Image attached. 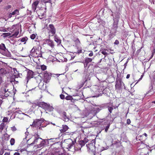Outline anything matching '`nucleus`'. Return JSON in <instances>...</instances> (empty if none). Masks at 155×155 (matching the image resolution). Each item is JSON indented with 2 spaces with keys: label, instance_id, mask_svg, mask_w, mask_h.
<instances>
[{
  "label": "nucleus",
  "instance_id": "6e6d98bb",
  "mask_svg": "<svg viewBox=\"0 0 155 155\" xmlns=\"http://www.w3.org/2000/svg\"><path fill=\"white\" fill-rule=\"evenodd\" d=\"M10 152H6L5 153V155H10Z\"/></svg>",
  "mask_w": 155,
  "mask_h": 155
},
{
  "label": "nucleus",
  "instance_id": "49530a36",
  "mask_svg": "<svg viewBox=\"0 0 155 155\" xmlns=\"http://www.w3.org/2000/svg\"><path fill=\"white\" fill-rule=\"evenodd\" d=\"M131 121L129 119H128L127 120V124H130Z\"/></svg>",
  "mask_w": 155,
  "mask_h": 155
},
{
  "label": "nucleus",
  "instance_id": "de8ad7c7",
  "mask_svg": "<svg viewBox=\"0 0 155 155\" xmlns=\"http://www.w3.org/2000/svg\"><path fill=\"white\" fill-rule=\"evenodd\" d=\"M36 120L33 121V123L32 124L33 127L35 126L36 125H37V124H36Z\"/></svg>",
  "mask_w": 155,
  "mask_h": 155
},
{
  "label": "nucleus",
  "instance_id": "f03ea898",
  "mask_svg": "<svg viewBox=\"0 0 155 155\" xmlns=\"http://www.w3.org/2000/svg\"><path fill=\"white\" fill-rule=\"evenodd\" d=\"M8 87V85H6L5 87L6 88H3V89H2V92L3 93V92H4L3 94L4 95H2V96H3V97H11L12 96L10 95L11 93L8 91V89L7 88ZM0 96H2V95H0Z\"/></svg>",
  "mask_w": 155,
  "mask_h": 155
},
{
  "label": "nucleus",
  "instance_id": "6e6552de",
  "mask_svg": "<svg viewBox=\"0 0 155 155\" xmlns=\"http://www.w3.org/2000/svg\"><path fill=\"white\" fill-rule=\"evenodd\" d=\"M33 72L31 70H29L27 72V77L26 78V79L27 80V82L28 83V81L31 78L33 77Z\"/></svg>",
  "mask_w": 155,
  "mask_h": 155
},
{
  "label": "nucleus",
  "instance_id": "a211bd4d",
  "mask_svg": "<svg viewBox=\"0 0 155 155\" xmlns=\"http://www.w3.org/2000/svg\"><path fill=\"white\" fill-rule=\"evenodd\" d=\"M41 48V46H35L31 50V51H34L35 50H40Z\"/></svg>",
  "mask_w": 155,
  "mask_h": 155
},
{
  "label": "nucleus",
  "instance_id": "473e14b6",
  "mask_svg": "<svg viewBox=\"0 0 155 155\" xmlns=\"http://www.w3.org/2000/svg\"><path fill=\"white\" fill-rule=\"evenodd\" d=\"M106 50L107 49H106V50H104L102 52H101L102 54L104 55H107L108 53L106 51Z\"/></svg>",
  "mask_w": 155,
  "mask_h": 155
},
{
  "label": "nucleus",
  "instance_id": "052dcab7",
  "mask_svg": "<svg viewBox=\"0 0 155 155\" xmlns=\"http://www.w3.org/2000/svg\"><path fill=\"white\" fill-rule=\"evenodd\" d=\"M51 155H60V154H59L58 153H54V154L52 153L51 154Z\"/></svg>",
  "mask_w": 155,
  "mask_h": 155
},
{
  "label": "nucleus",
  "instance_id": "09e8293b",
  "mask_svg": "<svg viewBox=\"0 0 155 155\" xmlns=\"http://www.w3.org/2000/svg\"><path fill=\"white\" fill-rule=\"evenodd\" d=\"M108 109L109 112L111 113V112L112 110L113 109V108L111 107H109Z\"/></svg>",
  "mask_w": 155,
  "mask_h": 155
},
{
  "label": "nucleus",
  "instance_id": "4468645a",
  "mask_svg": "<svg viewBox=\"0 0 155 155\" xmlns=\"http://www.w3.org/2000/svg\"><path fill=\"white\" fill-rule=\"evenodd\" d=\"M99 90H98L97 91H96V94H97V97L96 96H92V97H98L99 96H102V95L104 94L103 92V91L101 90V91H100Z\"/></svg>",
  "mask_w": 155,
  "mask_h": 155
},
{
  "label": "nucleus",
  "instance_id": "412c9836",
  "mask_svg": "<svg viewBox=\"0 0 155 155\" xmlns=\"http://www.w3.org/2000/svg\"><path fill=\"white\" fill-rule=\"evenodd\" d=\"M46 142L44 140H41V141L40 142V143L39 144V147H41L45 145L46 144Z\"/></svg>",
  "mask_w": 155,
  "mask_h": 155
},
{
  "label": "nucleus",
  "instance_id": "f257e3e1",
  "mask_svg": "<svg viewBox=\"0 0 155 155\" xmlns=\"http://www.w3.org/2000/svg\"><path fill=\"white\" fill-rule=\"evenodd\" d=\"M48 31L49 36H53L56 32V30L54 25L52 24H50L48 25V27H47Z\"/></svg>",
  "mask_w": 155,
  "mask_h": 155
},
{
  "label": "nucleus",
  "instance_id": "69168bd1",
  "mask_svg": "<svg viewBox=\"0 0 155 155\" xmlns=\"http://www.w3.org/2000/svg\"><path fill=\"white\" fill-rule=\"evenodd\" d=\"M48 52H49L50 53V54H51L52 53V51H49Z\"/></svg>",
  "mask_w": 155,
  "mask_h": 155
},
{
  "label": "nucleus",
  "instance_id": "0eeeda50",
  "mask_svg": "<svg viewBox=\"0 0 155 155\" xmlns=\"http://www.w3.org/2000/svg\"><path fill=\"white\" fill-rule=\"evenodd\" d=\"M35 137L36 138V139L34 140V141L31 144H36L37 145H39V144L40 143V141H41L42 140V139L41 138H40L39 137V136L37 134H36L35 136Z\"/></svg>",
  "mask_w": 155,
  "mask_h": 155
},
{
  "label": "nucleus",
  "instance_id": "393cba45",
  "mask_svg": "<svg viewBox=\"0 0 155 155\" xmlns=\"http://www.w3.org/2000/svg\"><path fill=\"white\" fill-rule=\"evenodd\" d=\"M41 69L43 71H45L47 69V67L44 64H42L40 66Z\"/></svg>",
  "mask_w": 155,
  "mask_h": 155
},
{
  "label": "nucleus",
  "instance_id": "a19ab883",
  "mask_svg": "<svg viewBox=\"0 0 155 155\" xmlns=\"http://www.w3.org/2000/svg\"><path fill=\"white\" fill-rule=\"evenodd\" d=\"M119 41L117 40H116L114 43V44L116 45H118L119 44Z\"/></svg>",
  "mask_w": 155,
  "mask_h": 155
},
{
  "label": "nucleus",
  "instance_id": "e2e57ef3",
  "mask_svg": "<svg viewBox=\"0 0 155 155\" xmlns=\"http://www.w3.org/2000/svg\"><path fill=\"white\" fill-rule=\"evenodd\" d=\"M12 14H11V13H10L9 15V18H11L12 17Z\"/></svg>",
  "mask_w": 155,
  "mask_h": 155
},
{
  "label": "nucleus",
  "instance_id": "5fc2aeb1",
  "mask_svg": "<svg viewBox=\"0 0 155 155\" xmlns=\"http://www.w3.org/2000/svg\"><path fill=\"white\" fill-rule=\"evenodd\" d=\"M11 5H8L7 7V9H9V8H11Z\"/></svg>",
  "mask_w": 155,
  "mask_h": 155
},
{
  "label": "nucleus",
  "instance_id": "603ef678",
  "mask_svg": "<svg viewBox=\"0 0 155 155\" xmlns=\"http://www.w3.org/2000/svg\"><path fill=\"white\" fill-rule=\"evenodd\" d=\"M14 155H20V154L18 152H15L14 153Z\"/></svg>",
  "mask_w": 155,
  "mask_h": 155
},
{
  "label": "nucleus",
  "instance_id": "f8f14e48",
  "mask_svg": "<svg viewBox=\"0 0 155 155\" xmlns=\"http://www.w3.org/2000/svg\"><path fill=\"white\" fill-rule=\"evenodd\" d=\"M0 49L5 51H8L7 49L6 48L5 45L3 43L0 44Z\"/></svg>",
  "mask_w": 155,
  "mask_h": 155
},
{
  "label": "nucleus",
  "instance_id": "3c124183",
  "mask_svg": "<svg viewBox=\"0 0 155 155\" xmlns=\"http://www.w3.org/2000/svg\"><path fill=\"white\" fill-rule=\"evenodd\" d=\"M152 42H153V44L155 45V37H154Z\"/></svg>",
  "mask_w": 155,
  "mask_h": 155
},
{
  "label": "nucleus",
  "instance_id": "37998d69",
  "mask_svg": "<svg viewBox=\"0 0 155 155\" xmlns=\"http://www.w3.org/2000/svg\"><path fill=\"white\" fill-rule=\"evenodd\" d=\"M11 130L13 131H14L16 130V128L15 126H13V127H11Z\"/></svg>",
  "mask_w": 155,
  "mask_h": 155
},
{
  "label": "nucleus",
  "instance_id": "b1692460",
  "mask_svg": "<svg viewBox=\"0 0 155 155\" xmlns=\"http://www.w3.org/2000/svg\"><path fill=\"white\" fill-rule=\"evenodd\" d=\"M6 70L4 68H1L0 69V74H3L6 73Z\"/></svg>",
  "mask_w": 155,
  "mask_h": 155
},
{
  "label": "nucleus",
  "instance_id": "5701e85b",
  "mask_svg": "<svg viewBox=\"0 0 155 155\" xmlns=\"http://www.w3.org/2000/svg\"><path fill=\"white\" fill-rule=\"evenodd\" d=\"M30 38L32 40H34L35 38L37 39L38 36H37V34L35 35L34 34H33L31 35Z\"/></svg>",
  "mask_w": 155,
  "mask_h": 155
},
{
  "label": "nucleus",
  "instance_id": "423d86ee",
  "mask_svg": "<svg viewBox=\"0 0 155 155\" xmlns=\"http://www.w3.org/2000/svg\"><path fill=\"white\" fill-rule=\"evenodd\" d=\"M32 55L35 57H41L42 54L40 50H35L31 51Z\"/></svg>",
  "mask_w": 155,
  "mask_h": 155
},
{
  "label": "nucleus",
  "instance_id": "13d9d810",
  "mask_svg": "<svg viewBox=\"0 0 155 155\" xmlns=\"http://www.w3.org/2000/svg\"><path fill=\"white\" fill-rule=\"evenodd\" d=\"M154 54H152V55H151V56L150 57V58H149V59L150 60V59H151L153 57V55H154Z\"/></svg>",
  "mask_w": 155,
  "mask_h": 155
},
{
  "label": "nucleus",
  "instance_id": "a878e982",
  "mask_svg": "<svg viewBox=\"0 0 155 155\" xmlns=\"http://www.w3.org/2000/svg\"><path fill=\"white\" fill-rule=\"evenodd\" d=\"M153 94V92L152 91H148V92L145 94V96H151Z\"/></svg>",
  "mask_w": 155,
  "mask_h": 155
},
{
  "label": "nucleus",
  "instance_id": "7ed1b4c3",
  "mask_svg": "<svg viewBox=\"0 0 155 155\" xmlns=\"http://www.w3.org/2000/svg\"><path fill=\"white\" fill-rule=\"evenodd\" d=\"M65 141V145L68 149H70L74 144V142L71 139L66 140Z\"/></svg>",
  "mask_w": 155,
  "mask_h": 155
},
{
  "label": "nucleus",
  "instance_id": "bb28decb",
  "mask_svg": "<svg viewBox=\"0 0 155 155\" xmlns=\"http://www.w3.org/2000/svg\"><path fill=\"white\" fill-rule=\"evenodd\" d=\"M28 39V38L27 37L22 38L20 39V41L21 42H25Z\"/></svg>",
  "mask_w": 155,
  "mask_h": 155
},
{
  "label": "nucleus",
  "instance_id": "c9c22d12",
  "mask_svg": "<svg viewBox=\"0 0 155 155\" xmlns=\"http://www.w3.org/2000/svg\"><path fill=\"white\" fill-rule=\"evenodd\" d=\"M110 124H108L107 126H106L105 129V131L106 132H107L108 130V129L109 127Z\"/></svg>",
  "mask_w": 155,
  "mask_h": 155
},
{
  "label": "nucleus",
  "instance_id": "a18cd8bd",
  "mask_svg": "<svg viewBox=\"0 0 155 155\" xmlns=\"http://www.w3.org/2000/svg\"><path fill=\"white\" fill-rule=\"evenodd\" d=\"M35 41L37 42L36 44L37 45V46H41L40 44V41H39L35 40Z\"/></svg>",
  "mask_w": 155,
  "mask_h": 155
},
{
  "label": "nucleus",
  "instance_id": "6ab92c4d",
  "mask_svg": "<svg viewBox=\"0 0 155 155\" xmlns=\"http://www.w3.org/2000/svg\"><path fill=\"white\" fill-rule=\"evenodd\" d=\"M54 40L58 43V44H60L61 42V39L57 36H55Z\"/></svg>",
  "mask_w": 155,
  "mask_h": 155
},
{
  "label": "nucleus",
  "instance_id": "338daca9",
  "mask_svg": "<svg viewBox=\"0 0 155 155\" xmlns=\"http://www.w3.org/2000/svg\"><path fill=\"white\" fill-rule=\"evenodd\" d=\"M2 31L3 32H6V30L5 29H3Z\"/></svg>",
  "mask_w": 155,
  "mask_h": 155
},
{
  "label": "nucleus",
  "instance_id": "680f3d73",
  "mask_svg": "<svg viewBox=\"0 0 155 155\" xmlns=\"http://www.w3.org/2000/svg\"><path fill=\"white\" fill-rule=\"evenodd\" d=\"M130 74H128L127 75V76H126V78L127 79H128L130 77Z\"/></svg>",
  "mask_w": 155,
  "mask_h": 155
},
{
  "label": "nucleus",
  "instance_id": "72a5a7b5",
  "mask_svg": "<svg viewBox=\"0 0 155 155\" xmlns=\"http://www.w3.org/2000/svg\"><path fill=\"white\" fill-rule=\"evenodd\" d=\"M4 127V123H2L1 124L0 126V129L1 130H2L3 129Z\"/></svg>",
  "mask_w": 155,
  "mask_h": 155
},
{
  "label": "nucleus",
  "instance_id": "c85d7f7f",
  "mask_svg": "<svg viewBox=\"0 0 155 155\" xmlns=\"http://www.w3.org/2000/svg\"><path fill=\"white\" fill-rule=\"evenodd\" d=\"M11 35L10 33H5L3 34L2 35L4 37H5L8 36H9Z\"/></svg>",
  "mask_w": 155,
  "mask_h": 155
},
{
  "label": "nucleus",
  "instance_id": "9b49d317",
  "mask_svg": "<svg viewBox=\"0 0 155 155\" xmlns=\"http://www.w3.org/2000/svg\"><path fill=\"white\" fill-rule=\"evenodd\" d=\"M39 3V1H36L34 2L32 5V10L34 12H35L37 8V7Z\"/></svg>",
  "mask_w": 155,
  "mask_h": 155
},
{
  "label": "nucleus",
  "instance_id": "f704fd0d",
  "mask_svg": "<svg viewBox=\"0 0 155 155\" xmlns=\"http://www.w3.org/2000/svg\"><path fill=\"white\" fill-rule=\"evenodd\" d=\"M41 1L42 2L46 3L48 2H50L51 1V0H42Z\"/></svg>",
  "mask_w": 155,
  "mask_h": 155
},
{
  "label": "nucleus",
  "instance_id": "7c9ffc66",
  "mask_svg": "<svg viewBox=\"0 0 155 155\" xmlns=\"http://www.w3.org/2000/svg\"><path fill=\"white\" fill-rule=\"evenodd\" d=\"M62 114L63 115L64 118L65 120H66V119H67L68 120V119L67 118V117L66 116V113L65 112H63Z\"/></svg>",
  "mask_w": 155,
  "mask_h": 155
},
{
  "label": "nucleus",
  "instance_id": "cd10ccee",
  "mask_svg": "<svg viewBox=\"0 0 155 155\" xmlns=\"http://www.w3.org/2000/svg\"><path fill=\"white\" fill-rule=\"evenodd\" d=\"M11 14L12 15H14L16 14L18 15L19 14V10L17 9H15L14 11L12 12L11 13Z\"/></svg>",
  "mask_w": 155,
  "mask_h": 155
},
{
  "label": "nucleus",
  "instance_id": "ddd939ff",
  "mask_svg": "<svg viewBox=\"0 0 155 155\" xmlns=\"http://www.w3.org/2000/svg\"><path fill=\"white\" fill-rule=\"evenodd\" d=\"M63 128L60 130L61 133H63L67 131L68 129V126L66 125H62Z\"/></svg>",
  "mask_w": 155,
  "mask_h": 155
},
{
  "label": "nucleus",
  "instance_id": "1a4fd4ad",
  "mask_svg": "<svg viewBox=\"0 0 155 155\" xmlns=\"http://www.w3.org/2000/svg\"><path fill=\"white\" fill-rule=\"evenodd\" d=\"M41 104V107H42L49 108L50 110H52L53 109V108L52 106H51L49 104H48L46 103L43 102Z\"/></svg>",
  "mask_w": 155,
  "mask_h": 155
},
{
  "label": "nucleus",
  "instance_id": "4c0bfd02",
  "mask_svg": "<svg viewBox=\"0 0 155 155\" xmlns=\"http://www.w3.org/2000/svg\"><path fill=\"white\" fill-rule=\"evenodd\" d=\"M19 33V32L18 31H16L15 32L14 34L13 35V36H15V37L17 36L18 35Z\"/></svg>",
  "mask_w": 155,
  "mask_h": 155
},
{
  "label": "nucleus",
  "instance_id": "f3484780",
  "mask_svg": "<svg viewBox=\"0 0 155 155\" xmlns=\"http://www.w3.org/2000/svg\"><path fill=\"white\" fill-rule=\"evenodd\" d=\"M93 59V58H86V59L85 60V63L86 64V65L87 66L88 63L92 62Z\"/></svg>",
  "mask_w": 155,
  "mask_h": 155
},
{
  "label": "nucleus",
  "instance_id": "e433bc0d",
  "mask_svg": "<svg viewBox=\"0 0 155 155\" xmlns=\"http://www.w3.org/2000/svg\"><path fill=\"white\" fill-rule=\"evenodd\" d=\"M41 103H42V102H38L36 104L39 107H41Z\"/></svg>",
  "mask_w": 155,
  "mask_h": 155
},
{
  "label": "nucleus",
  "instance_id": "774afa93",
  "mask_svg": "<svg viewBox=\"0 0 155 155\" xmlns=\"http://www.w3.org/2000/svg\"><path fill=\"white\" fill-rule=\"evenodd\" d=\"M143 135H145V136H146V137H147V134L146 133H145L144 134H143L142 135V136H143Z\"/></svg>",
  "mask_w": 155,
  "mask_h": 155
},
{
  "label": "nucleus",
  "instance_id": "8fccbe9b",
  "mask_svg": "<svg viewBox=\"0 0 155 155\" xmlns=\"http://www.w3.org/2000/svg\"><path fill=\"white\" fill-rule=\"evenodd\" d=\"M77 53H82V49H80L78 51H77Z\"/></svg>",
  "mask_w": 155,
  "mask_h": 155
},
{
  "label": "nucleus",
  "instance_id": "bf43d9fd",
  "mask_svg": "<svg viewBox=\"0 0 155 155\" xmlns=\"http://www.w3.org/2000/svg\"><path fill=\"white\" fill-rule=\"evenodd\" d=\"M155 53V48L154 49L153 51H152V54H153Z\"/></svg>",
  "mask_w": 155,
  "mask_h": 155
},
{
  "label": "nucleus",
  "instance_id": "dca6fc26",
  "mask_svg": "<svg viewBox=\"0 0 155 155\" xmlns=\"http://www.w3.org/2000/svg\"><path fill=\"white\" fill-rule=\"evenodd\" d=\"M118 20H116L114 21L113 23V26L114 29L116 30L118 27Z\"/></svg>",
  "mask_w": 155,
  "mask_h": 155
},
{
  "label": "nucleus",
  "instance_id": "2eb2a0df",
  "mask_svg": "<svg viewBox=\"0 0 155 155\" xmlns=\"http://www.w3.org/2000/svg\"><path fill=\"white\" fill-rule=\"evenodd\" d=\"M36 124L37 125H41L42 123L44 121V119H36Z\"/></svg>",
  "mask_w": 155,
  "mask_h": 155
},
{
  "label": "nucleus",
  "instance_id": "0e129e2a",
  "mask_svg": "<svg viewBox=\"0 0 155 155\" xmlns=\"http://www.w3.org/2000/svg\"><path fill=\"white\" fill-rule=\"evenodd\" d=\"M55 75L57 76V77H58L61 74H54Z\"/></svg>",
  "mask_w": 155,
  "mask_h": 155
},
{
  "label": "nucleus",
  "instance_id": "ea45409f",
  "mask_svg": "<svg viewBox=\"0 0 155 155\" xmlns=\"http://www.w3.org/2000/svg\"><path fill=\"white\" fill-rule=\"evenodd\" d=\"M27 93H26V95L25 96L26 97L29 96L28 94L31 93V91H28L27 92Z\"/></svg>",
  "mask_w": 155,
  "mask_h": 155
},
{
  "label": "nucleus",
  "instance_id": "864d4df0",
  "mask_svg": "<svg viewBox=\"0 0 155 155\" xmlns=\"http://www.w3.org/2000/svg\"><path fill=\"white\" fill-rule=\"evenodd\" d=\"M2 82V78L0 76V85L1 84Z\"/></svg>",
  "mask_w": 155,
  "mask_h": 155
},
{
  "label": "nucleus",
  "instance_id": "c03bdc74",
  "mask_svg": "<svg viewBox=\"0 0 155 155\" xmlns=\"http://www.w3.org/2000/svg\"><path fill=\"white\" fill-rule=\"evenodd\" d=\"M91 52L88 55L90 57H92L93 55V53L92 51H90Z\"/></svg>",
  "mask_w": 155,
  "mask_h": 155
},
{
  "label": "nucleus",
  "instance_id": "39448f33",
  "mask_svg": "<svg viewBox=\"0 0 155 155\" xmlns=\"http://www.w3.org/2000/svg\"><path fill=\"white\" fill-rule=\"evenodd\" d=\"M52 74L48 73L47 71H45L44 72L43 76L45 80L47 81H48L51 79V76Z\"/></svg>",
  "mask_w": 155,
  "mask_h": 155
},
{
  "label": "nucleus",
  "instance_id": "2f4dec72",
  "mask_svg": "<svg viewBox=\"0 0 155 155\" xmlns=\"http://www.w3.org/2000/svg\"><path fill=\"white\" fill-rule=\"evenodd\" d=\"M15 142V139L14 138H11L10 140V142L11 145H13L14 144Z\"/></svg>",
  "mask_w": 155,
  "mask_h": 155
},
{
  "label": "nucleus",
  "instance_id": "9d476101",
  "mask_svg": "<svg viewBox=\"0 0 155 155\" xmlns=\"http://www.w3.org/2000/svg\"><path fill=\"white\" fill-rule=\"evenodd\" d=\"M46 43L50 46L52 48H54V45L53 41L49 39H47L45 41Z\"/></svg>",
  "mask_w": 155,
  "mask_h": 155
},
{
  "label": "nucleus",
  "instance_id": "58836bf2",
  "mask_svg": "<svg viewBox=\"0 0 155 155\" xmlns=\"http://www.w3.org/2000/svg\"><path fill=\"white\" fill-rule=\"evenodd\" d=\"M76 42L77 43V44H78V45L81 44L80 41L78 38H77L76 39Z\"/></svg>",
  "mask_w": 155,
  "mask_h": 155
},
{
  "label": "nucleus",
  "instance_id": "c756f323",
  "mask_svg": "<svg viewBox=\"0 0 155 155\" xmlns=\"http://www.w3.org/2000/svg\"><path fill=\"white\" fill-rule=\"evenodd\" d=\"M79 144L81 146V147H82L85 144V143L83 140H81L79 142Z\"/></svg>",
  "mask_w": 155,
  "mask_h": 155
},
{
  "label": "nucleus",
  "instance_id": "4be33fe9",
  "mask_svg": "<svg viewBox=\"0 0 155 155\" xmlns=\"http://www.w3.org/2000/svg\"><path fill=\"white\" fill-rule=\"evenodd\" d=\"M61 98L62 99H64L65 97H61ZM65 99L66 100H71L73 103L76 100V99H73V97H65Z\"/></svg>",
  "mask_w": 155,
  "mask_h": 155
},
{
  "label": "nucleus",
  "instance_id": "79ce46f5",
  "mask_svg": "<svg viewBox=\"0 0 155 155\" xmlns=\"http://www.w3.org/2000/svg\"><path fill=\"white\" fill-rule=\"evenodd\" d=\"M83 141L84 142L86 143H87L88 141V140L87 138H85L84 140H83Z\"/></svg>",
  "mask_w": 155,
  "mask_h": 155
},
{
  "label": "nucleus",
  "instance_id": "4d7b16f0",
  "mask_svg": "<svg viewBox=\"0 0 155 155\" xmlns=\"http://www.w3.org/2000/svg\"><path fill=\"white\" fill-rule=\"evenodd\" d=\"M3 150H2L0 152V155H2L3 153Z\"/></svg>",
  "mask_w": 155,
  "mask_h": 155
},
{
  "label": "nucleus",
  "instance_id": "aec40b11",
  "mask_svg": "<svg viewBox=\"0 0 155 155\" xmlns=\"http://www.w3.org/2000/svg\"><path fill=\"white\" fill-rule=\"evenodd\" d=\"M62 94L60 95V97H72L71 96L68 95L66 93L63 91Z\"/></svg>",
  "mask_w": 155,
  "mask_h": 155
},
{
  "label": "nucleus",
  "instance_id": "20e7f679",
  "mask_svg": "<svg viewBox=\"0 0 155 155\" xmlns=\"http://www.w3.org/2000/svg\"><path fill=\"white\" fill-rule=\"evenodd\" d=\"M122 83L124 84L121 79H117L115 85L116 89L120 90L121 87Z\"/></svg>",
  "mask_w": 155,
  "mask_h": 155
}]
</instances>
